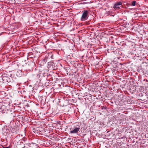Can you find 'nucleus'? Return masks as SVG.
Returning <instances> with one entry per match:
<instances>
[{
	"instance_id": "nucleus-1",
	"label": "nucleus",
	"mask_w": 148,
	"mask_h": 148,
	"mask_svg": "<svg viewBox=\"0 0 148 148\" xmlns=\"http://www.w3.org/2000/svg\"><path fill=\"white\" fill-rule=\"evenodd\" d=\"M89 12L87 10H84L82 13L80 20L82 21H84L87 20L89 16Z\"/></svg>"
},
{
	"instance_id": "nucleus-3",
	"label": "nucleus",
	"mask_w": 148,
	"mask_h": 148,
	"mask_svg": "<svg viewBox=\"0 0 148 148\" xmlns=\"http://www.w3.org/2000/svg\"><path fill=\"white\" fill-rule=\"evenodd\" d=\"M22 140L24 141V143L23 142L22 143L24 145L23 147V148L26 147L27 148L28 147V146H29V145H30V143H27L25 142L26 141H27V138H23Z\"/></svg>"
},
{
	"instance_id": "nucleus-6",
	"label": "nucleus",
	"mask_w": 148,
	"mask_h": 148,
	"mask_svg": "<svg viewBox=\"0 0 148 148\" xmlns=\"http://www.w3.org/2000/svg\"><path fill=\"white\" fill-rule=\"evenodd\" d=\"M136 1H133L132 2V6H135L136 5Z\"/></svg>"
},
{
	"instance_id": "nucleus-7",
	"label": "nucleus",
	"mask_w": 148,
	"mask_h": 148,
	"mask_svg": "<svg viewBox=\"0 0 148 148\" xmlns=\"http://www.w3.org/2000/svg\"><path fill=\"white\" fill-rule=\"evenodd\" d=\"M3 148H10L9 147H4Z\"/></svg>"
},
{
	"instance_id": "nucleus-2",
	"label": "nucleus",
	"mask_w": 148,
	"mask_h": 148,
	"mask_svg": "<svg viewBox=\"0 0 148 148\" xmlns=\"http://www.w3.org/2000/svg\"><path fill=\"white\" fill-rule=\"evenodd\" d=\"M80 129V126L78 125L73 130L71 131L70 132V133L71 134H77Z\"/></svg>"
},
{
	"instance_id": "nucleus-9",
	"label": "nucleus",
	"mask_w": 148,
	"mask_h": 148,
	"mask_svg": "<svg viewBox=\"0 0 148 148\" xmlns=\"http://www.w3.org/2000/svg\"><path fill=\"white\" fill-rule=\"evenodd\" d=\"M29 147H31V146H29Z\"/></svg>"
},
{
	"instance_id": "nucleus-8",
	"label": "nucleus",
	"mask_w": 148,
	"mask_h": 148,
	"mask_svg": "<svg viewBox=\"0 0 148 148\" xmlns=\"http://www.w3.org/2000/svg\"><path fill=\"white\" fill-rule=\"evenodd\" d=\"M45 58L46 59H47V58H46V57H45Z\"/></svg>"
},
{
	"instance_id": "nucleus-5",
	"label": "nucleus",
	"mask_w": 148,
	"mask_h": 148,
	"mask_svg": "<svg viewBox=\"0 0 148 148\" xmlns=\"http://www.w3.org/2000/svg\"><path fill=\"white\" fill-rule=\"evenodd\" d=\"M114 8L116 10H119L120 9V8L118 6H116L115 5H114Z\"/></svg>"
},
{
	"instance_id": "nucleus-4",
	"label": "nucleus",
	"mask_w": 148,
	"mask_h": 148,
	"mask_svg": "<svg viewBox=\"0 0 148 148\" xmlns=\"http://www.w3.org/2000/svg\"><path fill=\"white\" fill-rule=\"evenodd\" d=\"M122 3L121 2L119 1L118 2H116L114 4V5H115L116 6H117L121 5H122Z\"/></svg>"
}]
</instances>
